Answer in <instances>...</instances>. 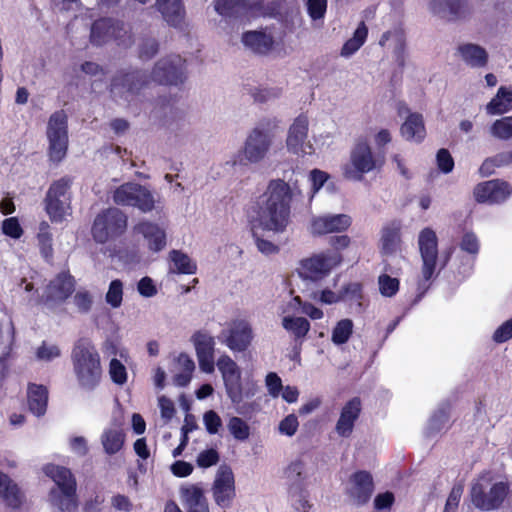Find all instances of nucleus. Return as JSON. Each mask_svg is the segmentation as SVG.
<instances>
[{
  "mask_svg": "<svg viewBox=\"0 0 512 512\" xmlns=\"http://www.w3.org/2000/svg\"><path fill=\"white\" fill-rule=\"evenodd\" d=\"M264 195L266 199L258 211L260 227L276 234L285 232L291 222L293 192L290 185L282 179H273Z\"/></svg>",
  "mask_w": 512,
  "mask_h": 512,
  "instance_id": "obj_1",
  "label": "nucleus"
},
{
  "mask_svg": "<svg viewBox=\"0 0 512 512\" xmlns=\"http://www.w3.org/2000/svg\"><path fill=\"white\" fill-rule=\"evenodd\" d=\"M70 359L78 387L86 392L96 390L104 374L96 345L89 338H79L72 347Z\"/></svg>",
  "mask_w": 512,
  "mask_h": 512,
  "instance_id": "obj_2",
  "label": "nucleus"
},
{
  "mask_svg": "<svg viewBox=\"0 0 512 512\" xmlns=\"http://www.w3.org/2000/svg\"><path fill=\"white\" fill-rule=\"evenodd\" d=\"M44 473L53 480L55 486L49 491V500L60 512H74L78 508L76 478L67 467L48 464Z\"/></svg>",
  "mask_w": 512,
  "mask_h": 512,
  "instance_id": "obj_3",
  "label": "nucleus"
},
{
  "mask_svg": "<svg viewBox=\"0 0 512 512\" xmlns=\"http://www.w3.org/2000/svg\"><path fill=\"white\" fill-rule=\"evenodd\" d=\"M385 162V150L375 152L367 140L361 139L353 146L349 162L343 167V175L348 180L362 181L365 174L381 171Z\"/></svg>",
  "mask_w": 512,
  "mask_h": 512,
  "instance_id": "obj_4",
  "label": "nucleus"
},
{
  "mask_svg": "<svg viewBox=\"0 0 512 512\" xmlns=\"http://www.w3.org/2000/svg\"><path fill=\"white\" fill-rule=\"evenodd\" d=\"M72 176L52 181L43 199L44 211L52 223H62L72 214Z\"/></svg>",
  "mask_w": 512,
  "mask_h": 512,
  "instance_id": "obj_5",
  "label": "nucleus"
},
{
  "mask_svg": "<svg viewBox=\"0 0 512 512\" xmlns=\"http://www.w3.org/2000/svg\"><path fill=\"white\" fill-rule=\"evenodd\" d=\"M418 247L422 259V279L418 282V293L411 303V307L421 301L430 288V281L436 273L438 260V237L436 232L425 227L418 235Z\"/></svg>",
  "mask_w": 512,
  "mask_h": 512,
  "instance_id": "obj_6",
  "label": "nucleus"
},
{
  "mask_svg": "<svg viewBox=\"0 0 512 512\" xmlns=\"http://www.w3.org/2000/svg\"><path fill=\"white\" fill-rule=\"evenodd\" d=\"M128 217L116 207L99 212L91 227V235L98 244H105L121 237L127 230Z\"/></svg>",
  "mask_w": 512,
  "mask_h": 512,
  "instance_id": "obj_7",
  "label": "nucleus"
},
{
  "mask_svg": "<svg viewBox=\"0 0 512 512\" xmlns=\"http://www.w3.org/2000/svg\"><path fill=\"white\" fill-rule=\"evenodd\" d=\"M275 128L276 123L270 119L258 123L244 143L243 154L246 160L257 163L267 155L272 145Z\"/></svg>",
  "mask_w": 512,
  "mask_h": 512,
  "instance_id": "obj_8",
  "label": "nucleus"
},
{
  "mask_svg": "<svg viewBox=\"0 0 512 512\" xmlns=\"http://www.w3.org/2000/svg\"><path fill=\"white\" fill-rule=\"evenodd\" d=\"M149 77L139 69L119 70L111 79L110 92L115 98L130 102L147 86Z\"/></svg>",
  "mask_w": 512,
  "mask_h": 512,
  "instance_id": "obj_9",
  "label": "nucleus"
},
{
  "mask_svg": "<svg viewBox=\"0 0 512 512\" xmlns=\"http://www.w3.org/2000/svg\"><path fill=\"white\" fill-rule=\"evenodd\" d=\"M90 41L95 46H102L111 41L118 45H129L132 34L124 22L112 18H100L92 23Z\"/></svg>",
  "mask_w": 512,
  "mask_h": 512,
  "instance_id": "obj_10",
  "label": "nucleus"
},
{
  "mask_svg": "<svg viewBox=\"0 0 512 512\" xmlns=\"http://www.w3.org/2000/svg\"><path fill=\"white\" fill-rule=\"evenodd\" d=\"M49 157L53 162L62 161L68 149V117L64 110L55 111L47 126Z\"/></svg>",
  "mask_w": 512,
  "mask_h": 512,
  "instance_id": "obj_11",
  "label": "nucleus"
},
{
  "mask_svg": "<svg viewBox=\"0 0 512 512\" xmlns=\"http://www.w3.org/2000/svg\"><path fill=\"white\" fill-rule=\"evenodd\" d=\"M342 261L343 255L339 252H320L300 261L299 275L303 279L319 281Z\"/></svg>",
  "mask_w": 512,
  "mask_h": 512,
  "instance_id": "obj_12",
  "label": "nucleus"
},
{
  "mask_svg": "<svg viewBox=\"0 0 512 512\" xmlns=\"http://www.w3.org/2000/svg\"><path fill=\"white\" fill-rule=\"evenodd\" d=\"M113 201L120 206L136 207L146 213L153 210L155 201L152 193L137 183H124L113 193Z\"/></svg>",
  "mask_w": 512,
  "mask_h": 512,
  "instance_id": "obj_13",
  "label": "nucleus"
},
{
  "mask_svg": "<svg viewBox=\"0 0 512 512\" xmlns=\"http://www.w3.org/2000/svg\"><path fill=\"white\" fill-rule=\"evenodd\" d=\"M186 61L180 55L160 59L152 70V78L162 85L182 84L186 79Z\"/></svg>",
  "mask_w": 512,
  "mask_h": 512,
  "instance_id": "obj_14",
  "label": "nucleus"
},
{
  "mask_svg": "<svg viewBox=\"0 0 512 512\" xmlns=\"http://www.w3.org/2000/svg\"><path fill=\"white\" fill-rule=\"evenodd\" d=\"M222 342L233 352H245L254 339V331L245 319L232 320L221 332Z\"/></svg>",
  "mask_w": 512,
  "mask_h": 512,
  "instance_id": "obj_15",
  "label": "nucleus"
},
{
  "mask_svg": "<svg viewBox=\"0 0 512 512\" xmlns=\"http://www.w3.org/2000/svg\"><path fill=\"white\" fill-rule=\"evenodd\" d=\"M216 364L222 375L226 393L231 402L234 404L241 403L243 400V389L239 366L226 354L221 355Z\"/></svg>",
  "mask_w": 512,
  "mask_h": 512,
  "instance_id": "obj_16",
  "label": "nucleus"
},
{
  "mask_svg": "<svg viewBox=\"0 0 512 512\" xmlns=\"http://www.w3.org/2000/svg\"><path fill=\"white\" fill-rule=\"evenodd\" d=\"M508 492V484L504 482L493 484L488 493H486L482 484L475 483L471 487L470 496L476 508L483 511H490L502 505Z\"/></svg>",
  "mask_w": 512,
  "mask_h": 512,
  "instance_id": "obj_17",
  "label": "nucleus"
},
{
  "mask_svg": "<svg viewBox=\"0 0 512 512\" xmlns=\"http://www.w3.org/2000/svg\"><path fill=\"white\" fill-rule=\"evenodd\" d=\"M212 495L215 503L222 509L232 506L236 496L234 474L229 467H221L212 485Z\"/></svg>",
  "mask_w": 512,
  "mask_h": 512,
  "instance_id": "obj_18",
  "label": "nucleus"
},
{
  "mask_svg": "<svg viewBox=\"0 0 512 512\" xmlns=\"http://www.w3.org/2000/svg\"><path fill=\"white\" fill-rule=\"evenodd\" d=\"M352 224L347 214H333L314 217L311 220L310 232L313 236H323L346 231Z\"/></svg>",
  "mask_w": 512,
  "mask_h": 512,
  "instance_id": "obj_19",
  "label": "nucleus"
},
{
  "mask_svg": "<svg viewBox=\"0 0 512 512\" xmlns=\"http://www.w3.org/2000/svg\"><path fill=\"white\" fill-rule=\"evenodd\" d=\"M510 194V185L499 179L479 183L474 189V196L478 203H501Z\"/></svg>",
  "mask_w": 512,
  "mask_h": 512,
  "instance_id": "obj_20",
  "label": "nucleus"
},
{
  "mask_svg": "<svg viewBox=\"0 0 512 512\" xmlns=\"http://www.w3.org/2000/svg\"><path fill=\"white\" fill-rule=\"evenodd\" d=\"M351 487L348 490L349 496L358 506L365 505L371 499L374 492V481L370 472L359 470L350 476Z\"/></svg>",
  "mask_w": 512,
  "mask_h": 512,
  "instance_id": "obj_21",
  "label": "nucleus"
},
{
  "mask_svg": "<svg viewBox=\"0 0 512 512\" xmlns=\"http://www.w3.org/2000/svg\"><path fill=\"white\" fill-rule=\"evenodd\" d=\"M362 411V401L360 397H353L342 407L340 416L336 422L335 431L343 437L348 438L354 430L356 421Z\"/></svg>",
  "mask_w": 512,
  "mask_h": 512,
  "instance_id": "obj_22",
  "label": "nucleus"
},
{
  "mask_svg": "<svg viewBox=\"0 0 512 512\" xmlns=\"http://www.w3.org/2000/svg\"><path fill=\"white\" fill-rule=\"evenodd\" d=\"M309 120L305 114L295 118L288 130L286 138L287 149L294 154H305L304 143L308 137Z\"/></svg>",
  "mask_w": 512,
  "mask_h": 512,
  "instance_id": "obj_23",
  "label": "nucleus"
},
{
  "mask_svg": "<svg viewBox=\"0 0 512 512\" xmlns=\"http://www.w3.org/2000/svg\"><path fill=\"white\" fill-rule=\"evenodd\" d=\"M431 9L434 14L447 21L464 19L470 14L465 0H433Z\"/></svg>",
  "mask_w": 512,
  "mask_h": 512,
  "instance_id": "obj_24",
  "label": "nucleus"
},
{
  "mask_svg": "<svg viewBox=\"0 0 512 512\" xmlns=\"http://www.w3.org/2000/svg\"><path fill=\"white\" fill-rule=\"evenodd\" d=\"M180 495L187 512H210L204 490L200 485L182 486Z\"/></svg>",
  "mask_w": 512,
  "mask_h": 512,
  "instance_id": "obj_25",
  "label": "nucleus"
},
{
  "mask_svg": "<svg viewBox=\"0 0 512 512\" xmlns=\"http://www.w3.org/2000/svg\"><path fill=\"white\" fill-rule=\"evenodd\" d=\"M402 222L399 219H393L387 222L381 229V252L384 255L396 253L401 244Z\"/></svg>",
  "mask_w": 512,
  "mask_h": 512,
  "instance_id": "obj_26",
  "label": "nucleus"
},
{
  "mask_svg": "<svg viewBox=\"0 0 512 512\" xmlns=\"http://www.w3.org/2000/svg\"><path fill=\"white\" fill-rule=\"evenodd\" d=\"M155 5L168 25L174 28L182 26L186 16L182 0H156Z\"/></svg>",
  "mask_w": 512,
  "mask_h": 512,
  "instance_id": "obj_27",
  "label": "nucleus"
},
{
  "mask_svg": "<svg viewBox=\"0 0 512 512\" xmlns=\"http://www.w3.org/2000/svg\"><path fill=\"white\" fill-rule=\"evenodd\" d=\"M49 391L42 384L28 383L27 404L29 411L36 417L44 416L48 406Z\"/></svg>",
  "mask_w": 512,
  "mask_h": 512,
  "instance_id": "obj_28",
  "label": "nucleus"
},
{
  "mask_svg": "<svg viewBox=\"0 0 512 512\" xmlns=\"http://www.w3.org/2000/svg\"><path fill=\"white\" fill-rule=\"evenodd\" d=\"M75 290V279L69 271H62L49 283V298L65 301Z\"/></svg>",
  "mask_w": 512,
  "mask_h": 512,
  "instance_id": "obj_29",
  "label": "nucleus"
},
{
  "mask_svg": "<svg viewBox=\"0 0 512 512\" xmlns=\"http://www.w3.org/2000/svg\"><path fill=\"white\" fill-rule=\"evenodd\" d=\"M135 232L143 235L148 241L150 250L154 252L161 251L166 246V234L158 225L142 221L134 227Z\"/></svg>",
  "mask_w": 512,
  "mask_h": 512,
  "instance_id": "obj_30",
  "label": "nucleus"
},
{
  "mask_svg": "<svg viewBox=\"0 0 512 512\" xmlns=\"http://www.w3.org/2000/svg\"><path fill=\"white\" fill-rule=\"evenodd\" d=\"M400 132L408 141H423L426 136L423 116L420 113H410L402 124Z\"/></svg>",
  "mask_w": 512,
  "mask_h": 512,
  "instance_id": "obj_31",
  "label": "nucleus"
},
{
  "mask_svg": "<svg viewBox=\"0 0 512 512\" xmlns=\"http://www.w3.org/2000/svg\"><path fill=\"white\" fill-rule=\"evenodd\" d=\"M242 42L254 53L260 55L270 52L274 45L273 37L260 31L245 32L242 36Z\"/></svg>",
  "mask_w": 512,
  "mask_h": 512,
  "instance_id": "obj_32",
  "label": "nucleus"
},
{
  "mask_svg": "<svg viewBox=\"0 0 512 512\" xmlns=\"http://www.w3.org/2000/svg\"><path fill=\"white\" fill-rule=\"evenodd\" d=\"M458 52L464 62L472 68L485 67L488 63L487 51L477 44L467 43L459 45Z\"/></svg>",
  "mask_w": 512,
  "mask_h": 512,
  "instance_id": "obj_33",
  "label": "nucleus"
},
{
  "mask_svg": "<svg viewBox=\"0 0 512 512\" xmlns=\"http://www.w3.org/2000/svg\"><path fill=\"white\" fill-rule=\"evenodd\" d=\"M0 497L5 504L12 508L18 509L22 504V495L17 486L9 478L8 475L0 471Z\"/></svg>",
  "mask_w": 512,
  "mask_h": 512,
  "instance_id": "obj_34",
  "label": "nucleus"
},
{
  "mask_svg": "<svg viewBox=\"0 0 512 512\" xmlns=\"http://www.w3.org/2000/svg\"><path fill=\"white\" fill-rule=\"evenodd\" d=\"M36 239L41 256L46 262H51L54 257L53 233L47 221L43 220L39 223Z\"/></svg>",
  "mask_w": 512,
  "mask_h": 512,
  "instance_id": "obj_35",
  "label": "nucleus"
},
{
  "mask_svg": "<svg viewBox=\"0 0 512 512\" xmlns=\"http://www.w3.org/2000/svg\"><path fill=\"white\" fill-rule=\"evenodd\" d=\"M512 110V89L501 86L486 106L489 115H501Z\"/></svg>",
  "mask_w": 512,
  "mask_h": 512,
  "instance_id": "obj_36",
  "label": "nucleus"
},
{
  "mask_svg": "<svg viewBox=\"0 0 512 512\" xmlns=\"http://www.w3.org/2000/svg\"><path fill=\"white\" fill-rule=\"evenodd\" d=\"M169 258L174 266L173 272L178 274H195L197 272L196 262L181 250H171Z\"/></svg>",
  "mask_w": 512,
  "mask_h": 512,
  "instance_id": "obj_37",
  "label": "nucleus"
},
{
  "mask_svg": "<svg viewBox=\"0 0 512 512\" xmlns=\"http://www.w3.org/2000/svg\"><path fill=\"white\" fill-rule=\"evenodd\" d=\"M368 35V28L365 23L362 21L358 27L356 28L353 37L348 39L342 49L341 55L344 57H349L354 54L360 47L365 43Z\"/></svg>",
  "mask_w": 512,
  "mask_h": 512,
  "instance_id": "obj_38",
  "label": "nucleus"
},
{
  "mask_svg": "<svg viewBox=\"0 0 512 512\" xmlns=\"http://www.w3.org/2000/svg\"><path fill=\"white\" fill-rule=\"evenodd\" d=\"M283 328L290 331L295 339H303L310 331V322L304 317L286 316L282 320Z\"/></svg>",
  "mask_w": 512,
  "mask_h": 512,
  "instance_id": "obj_39",
  "label": "nucleus"
},
{
  "mask_svg": "<svg viewBox=\"0 0 512 512\" xmlns=\"http://www.w3.org/2000/svg\"><path fill=\"white\" fill-rule=\"evenodd\" d=\"M354 324L351 319H341L332 330L331 341L335 345H343L348 342L353 333Z\"/></svg>",
  "mask_w": 512,
  "mask_h": 512,
  "instance_id": "obj_40",
  "label": "nucleus"
},
{
  "mask_svg": "<svg viewBox=\"0 0 512 512\" xmlns=\"http://www.w3.org/2000/svg\"><path fill=\"white\" fill-rule=\"evenodd\" d=\"M192 340L197 356L214 355L215 341L210 334L197 331L193 334Z\"/></svg>",
  "mask_w": 512,
  "mask_h": 512,
  "instance_id": "obj_41",
  "label": "nucleus"
},
{
  "mask_svg": "<svg viewBox=\"0 0 512 512\" xmlns=\"http://www.w3.org/2000/svg\"><path fill=\"white\" fill-rule=\"evenodd\" d=\"M125 435L119 430H108L102 435V444L107 454L113 455L121 450Z\"/></svg>",
  "mask_w": 512,
  "mask_h": 512,
  "instance_id": "obj_42",
  "label": "nucleus"
},
{
  "mask_svg": "<svg viewBox=\"0 0 512 512\" xmlns=\"http://www.w3.org/2000/svg\"><path fill=\"white\" fill-rule=\"evenodd\" d=\"M490 132L498 139H510L512 137V116H506L496 120L490 128Z\"/></svg>",
  "mask_w": 512,
  "mask_h": 512,
  "instance_id": "obj_43",
  "label": "nucleus"
},
{
  "mask_svg": "<svg viewBox=\"0 0 512 512\" xmlns=\"http://www.w3.org/2000/svg\"><path fill=\"white\" fill-rule=\"evenodd\" d=\"M251 233L259 252L267 256L277 254L279 252L280 248L278 245L270 240L264 239L259 235L258 227L255 224H252L251 226Z\"/></svg>",
  "mask_w": 512,
  "mask_h": 512,
  "instance_id": "obj_44",
  "label": "nucleus"
},
{
  "mask_svg": "<svg viewBox=\"0 0 512 512\" xmlns=\"http://www.w3.org/2000/svg\"><path fill=\"white\" fill-rule=\"evenodd\" d=\"M105 300L113 308L121 306L123 301V283L121 280L114 279L110 282Z\"/></svg>",
  "mask_w": 512,
  "mask_h": 512,
  "instance_id": "obj_45",
  "label": "nucleus"
},
{
  "mask_svg": "<svg viewBox=\"0 0 512 512\" xmlns=\"http://www.w3.org/2000/svg\"><path fill=\"white\" fill-rule=\"evenodd\" d=\"M228 429L233 437L239 441H244L249 438L250 428L240 417H231L228 422Z\"/></svg>",
  "mask_w": 512,
  "mask_h": 512,
  "instance_id": "obj_46",
  "label": "nucleus"
},
{
  "mask_svg": "<svg viewBox=\"0 0 512 512\" xmlns=\"http://www.w3.org/2000/svg\"><path fill=\"white\" fill-rule=\"evenodd\" d=\"M305 463L301 459L292 461L285 469V474L294 484L302 485L305 480Z\"/></svg>",
  "mask_w": 512,
  "mask_h": 512,
  "instance_id": "obj_47",
  "label": "nucleus"
},
{
  "mask_svg": "<svg viewBox=\"0 0 512 512\" xmlns=\"http://www.w3.org/2000/svg\"><path fill=\"white\" fill-rule=\"evenodd\" d=\"M380 293L385 297H392L399 291L400 281L397 278L387 274H382L378 278Z\"/></svg>",
  "mask_w": 512,
  "mask_h": 512,
  "instance_id": "obj_48",
  "label": "nucleus"
},
{
  "mask_svg": "<svg viewBox=\"0 0 512 512\" xmlns=\"http://www.w3.org/2000/svg\"><path fill=\"white\" fill-rule=\"evenodd\" d=\"M109 374L113 383L123 385L127 382V370L125 365L117 358H112L109 363Z\"/></svg>",
  "mask_w": 512,
  "mask_h": 512,
  "instance_id": "obj_49",
  "label": "nucleus"
},
{
  "mask_svg": "<svg viewBox=\"0 0 512 512\" xmlns=\"http://www.w3.org/2000/svg\"><path fill=\"white\" fill-rule=\"evenodd\" d=\"M436 165L438 169L444 174H448L453 171L455 163L448 149L441 148L437 151Z\"/></svg>",
  "mask_w": 512,
  "mask_h": 512,
  "instance_id": "obj_50",
  "label": "nucleus"
},
{
  "mask_svg": "<svg viewBox=\"0 0 512 512\" xmlns=\"http://www.w3.org/2000/svg\"><path fill=\"white\" fill-rule=\"evenodd\" d=\"M219 453L211 448L201 451L196 459V463L200 468H209L219 462Z\"/></svg>",
  "mask_w": 512,
  "mask_h": 512,
  "instance_id": "obj_51",
  "label": "nucleus"
},
{
  "mask_svg": "<svg viewBox=\"0 0 512 512\" xmlns=\"http://www.w3.org/2000/svg\"><path fill=\"white\" fill-rule=\"evenodd\" d=\"M159 51V43L154 38L143 39L139 48V57L143 60L152 59Z\"/></svg>",
  "mask_w": 512,
  "mask_h": 512,
  "instance_id": "obj_52",
  "label": "nucleus"
},
{
  "mask_svg": "<svg viewBox=\"0 0 512 512\" xmlns=\"http://www.w3.org/2000/svg\"><path fill=\"white\" fill-rule=\"evenodd\" d=\"M2 232L13 239H19L23 235V229L16 217L7 218L2 222Z\"/></svg>",
  "mask_w": 512,
  "mask_h": 512,
  "instance_id": "obj_53",
  "label": "nucleus"
},
{
  "mask_svg": "<svg viewBox=\"0 0 512 512\" xmlns=\"http://www.w3.org/2000/svg\"><path fill=\"white\" fill-rule=\"evenodd\" d=\"M340 296L343 297V300L348 298L350 300L357 301L359 305H361L360 301L363 298L361 283L352 282L343 286L340 291Z\"/></svg>",
  "mask_w": 512,
  "mask_h": 512,
  "instance_id": "obj_54",
  "label": "nucleus"
},
{
  "mask_svg": "<svg viewBox=\"0 0 512 512\" xmlns=\"http://www.w3.org/2000/svg\"><path fill=\"white\" fill-rule=\"evenodd\" d=\"M74 304L82 314L88 313L93 304L92 296L88 291H78L73 298Z\"/></svg>",
  "mask_w": 512,
  "mask_h": 512,
  "instance_id": "obj_55",
  "label": "nucleus"
},
{
  "mask_svg": "<svg viewBox=\"0 0 512 512\" xmlns=\"http://www.w3.org/2000/svg\"><path fill=\"white\" fill-rule=\"evenodd\" d=\"M460 248L469 254L477 255L480 245L476 235L473 232H466L461 239Z\"/></svg>",
  "mask_w": 512,
  "mask_h": 512,
  "instance_id": "obj_56",
  "label": "nucleus"
},
{
  "mask_svg": "<svg viewBox=\"0 0 512 512\" xmlns=\"http://www.w3.org/2000/svg\"><path fill=\"white\" fill-rule=\"evenodd\" d=\"M327 10V0H308L307 12L313 20L324 17Z\"/></svg>",
  "mask_w": 512,
  "mask_h": 512,
  "instance_id": "obj_57",
  "label": "nucleus"
},
{
  "mask_svg": "<svg viewBox=\"0 0 512 512\" xmlns=\"http://www.w3.org/2000/svg\"><path fill=\"white\" fill-rule=\"evenodd\" d=\"M203 420L207 432L212 435L218 433L220 427L222 426V420L220 416L213 410L207 411L203 416Z\"/></svg>",
  "mask_w": 512,
  "mask_h": 512,
  "instance_id": "obj_58",
  "label": "nucleus"
},
{
  "mask_svg": "<svg viewBox=\"0 0 512 512\" xmlns=\"http://www.w3.org/2000/svg\"><path fill=\"white\" fill-rule=\"evenodd\" d=\"M299 422L295 414H289L279 423V431L281 434L293 436L298 429Z\"/></svg>",
  "mask_w": 512,
  "mask_h": 512,
  "instance_id": "obj_59",
  "label": "nucleus"
},
{
  "mask_svg": "<svg viewBox=\"0 0 512 512\" xmlns=\"http://www.w3.org/2000/svg\"><path fill=\"white\" fill-rule=\"evenodd\" d=\"M512 338V318L500 325L493 334L496 343H504Z\"/></svg>",
  "mask_w": 512,
  "mask_h": 512,
  "instance_id": "obj_60",
  "label": "nucleus"
},
{
  "mask_svg": "<svg viewBox=\"0 0 512 512\" xmlns=\"http://www.w3.org/2000/svg\"><path fill=\"white\" fill-rule=\"evenodd\" d=\"M449 420V407L438 409L430 419V427L439 431Z\"/></svg>",
  "mask_w": 512,
  "mask_h": 512,
  "instance_id": "obj_61",
  "label": "nucleus"
},
{
  "mask_svg": "<svg viewBox=\"0 0 512 512\" xmlns=\"http://www.w3.org/2000/svg\"><path fill=\"white\" fill-rule=\"evenodd\" d=\"M394 502L395 497L392 492L379 493L374 499V508L378 511L390 509Z\"/></svg>",
  "mask_w": 512,
  "mask_h": 512,
  "instance_id": "obj_62",
  "label": "nucleus"
},
{
  "mask_svg": "<svg viewBox=\"0 0 512 512\" xmlns=\"http://www.w3.org/2000/svg\"><path fill=\"white\" fill-rule=\"evenodd\" d=\"M193 470V465L183 460H177L171 465L172 474L179 478L188 477L192 474Z\"/></svg>",
  "mask_w": 512,
  "mask_h": 512,
  "instance_id": "obj_63",
  "label": "nucleus"
},
{
  "mask_svg": "<svg viewBox=\"0 0 512 512\" xmlns=\"http://www.w3.org/2000/svg\"><path fill=\"white\" fill-rule=\"evenodd\" d=\"M238 7V0H216L215 10L222 16H232Z\"/></svg>",
  "mask_w": 512,
  "mask_h": 512,
  "instance_id": "obj_64",
  "label": "nucleus"
}]
</instances>
